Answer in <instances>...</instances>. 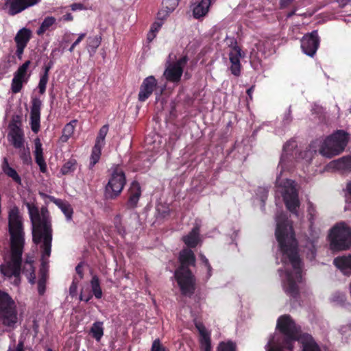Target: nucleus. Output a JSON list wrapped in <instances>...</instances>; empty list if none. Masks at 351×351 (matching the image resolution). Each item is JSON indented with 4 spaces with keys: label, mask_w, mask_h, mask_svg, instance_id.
Wrapping results in <instances>:
<instances>
[{
    "label": "nucleus",
    "mask_w": 351,
    "mask_h": 351,
    "mask_svg": "<svg viewBox=\"0 0 351 351\" xmlns=\"http://www.w3.org/2000/svg\"><path fill=\"white\" fill-rule=\"evenodd\" d=\"M276 220V237L279 243L281 262L285 274L283 288L287 295L295 298L298 293L297 283L302 279V264L298 251V243L292 226L286 215L280 213Z\"/></svg>",
    "instance_id": "nucleus-1"
},
{
    "label": "nucleus",
    "mask_w": 351,
    "mask_h": 351,
    "mask_svg": "<svg viewBox=\"0 0 351 351\" xmlns=\"http://www.w3.org/2000/svg\"><path fill=\"white\" fill-rule=\"evenodd\" d=\"M25 205L32 223L33 241L36 244L41 243L42 267L40 270L41 276L38 282V291L40 295H43L45 291L46 268L49 263V258L51 251L52 228L51 218L47 208L42 207L40 211H39L38 207L33 203L27 202Z\"/></svg>",
    "instance_id": "nucleus-2"
},
{
    "label": "nucleus",
    "mask_w": 351,
    "mask_h": 351,
    "mask_svg": "<svg viewBox=\"0 0 351 351\" xmlns=\"http://www.w3.org/2000/svg\"><path fill=\"white\" fill-rule=\"evenodd\" d=\"M8 231L10 237L11 258L5 265L0 266V271L4 276L14 277V284L19 285L21 282V256L25 243V232L22 217L16 207H14L9 212Z\"/></svg>",
    "instance_id": "nucleus-3"
},
{
    "label": "nucleus",
    "mask_w": 351,
    "mask_h": 351,
    "mask_svg": "<svg viewBox=\"0 0 351 351\" xmlns=\"http://www.w3.org/2000/svg\"><path fill=\"white\" fill-rule=\"evenodd\" d=\"M277 328L286 336L285 346L290 351L293 349L292 342L296 340L302 343L303 351H321L310 335L300 334V328L289 315H284L280 317L277 322Z\"/></svg>",
    "instance_id": "nucleus-4"
},
{
    "label": "nucleus",
    "mask_w": 351,
    "mask_h": 351,
    "mask_svg": "<svg viewBox=\"0 0 351 351\" xmlns=\"http://www.w3.org/2000/svg\"><path fill=\"white\" fill-rule=\"evenodd\" d=\"M180 266L175 272V278L183 295H191L195 291V278L189 269L195 263L193 252L188 248L182 250L180 253Z\"/></svg>",
    "instance_id": "nucleus-5"
},
{
    "label": "nucleus",
    "mask_w": 351,
    "mask_h": 351,
    "mask_svg": "<svg viewBox=\"0 0 351 351\" xmlns=\"http://www.w3.org/2000/svg\"><path fill=\"white\" fill-rule=\"evenodd\" d=\"M19 320L17 307L11 296L0 290V327L3 326L7 331L16 328Z\"/></svg>",
    "instance_id": "nucleus-6"
},
{
    "label": "nucleus",
    "mask_w": 351,
    "mask_h": 351,
    "mask_svg": "<svg viewBox=\"0 0 351 351\" xmlns=\"http://www.w3.org/2000/svg\"><path fill=\"white\" fill-rule=\"evenodd\" d=\"M348 142V134L342 130H339L326 138L319 152L328 158L341 153Z\"/></svg>",
    "instance_id": "nucleus-7"
},
{
    "label": "nucleus",
    "mask_w": 351,
    "mask_h": 351,
    "mask_svg": "<svg viewBox=\"0 0 351 351\" xmlns=\"http://www.w3.org/2000/svg\"><path fill=\"white\" fill-rule=\"evenodd\" d=\"M329 237L333 250H344L351 246V229L343 222L335 225Z\"/></svg>",
    "instance_id": "nucleus-8"
},
{
    "label": "nucleus",
    "mask_w": 351,
    "mask_h": 351,
    "mask_svg": "<svg viewBox=\"0 0 351 351\" xmlns=\"http://www.w3.org/2000/svg\"><path fill=\"white\" fill-rule=\"evenodd\" d=\"M276 184L282 188L281 193L287 209L297 215V208L299 206L300 202L294 182L287 179L282 184L280 183L279 177H277Z\"/></svg>",
    "instance_id": "nucleus-9"
},
{
    "label": "nucleus",
    "mask_w": 351,
    "mask_h": 351,
    "mask_svg": "<svg viewBox=\"0 0 351 351\" xmlns=\"http://www.w3.org/2000/svg\"><path fill=\"white\" fill-rule=\"evenodd\" d=\"M125 184V177L123 171L116 168L106 186L105 197L108 199H115L120 195Z\"/></svg>",
    "instance_id": "nucleus-10"
},
{
    "label": "nucleus",
    "mask_w": 351,
    "mask_h": 351,
    "mask_svg": "<svg viewBox=\"0 0 351 351\" xmlns=\"http://www.w3.org/2000/svg\"><path fill=\"white\" fill-rule=\"evenodd\" d=\"M188 61L186 56H183L178 61L169 63L164 71L163 75L166 80L171 82H178L183 73V68Z\"/></svg>",
    "instance_id": "nucleus-11"
},
{
    "label": "nucleus",
    "mask_w": 351,
    "mask_h": 351,
    "mask_svg": "<svg viewBox=\"0 0 351 351\" xmlns=\"http://www.w3.org/2000/svg\"><path fill=\"white\" fill-rule=\"evenodd\" d=\"M29 64L30 61H26L19 67L18 70L14 73L11 85L12 93H17L20 92L23 87V84L27 82L29 76L27 74V71Z\"/></svg>",
    "instance_id": "nucleus-12"
},
{
    "label": "nucleus",
    "mask_w": 351,
    "mask_h": 351,
    "mask_svg": "<svg viewBox=\"0 0 351 351\" xmlns=\"http://www.w3.org/2000/svg\"><path fill=\"white\" fill-rule=\"evenodd\" d=\"M232 49L229 53V60L231 63L230 71L231 73L235 75L239 76L241 73V62L240 58L244 57V53L241 52V49L237 45L236 40H232L231 43Z\"/></svg>",
    "instance_id": "nucleus-13"
},
{
    "label": "nucleus",
    "mask_w": 351,
    "mask_h": 351,
    "mask_svg": "<svg viewBox=\"0 0 351 351\" xmlns=\"http://www.w3.org/2000/svg\"><path fill=\"white\" fill-rule=\"evenodd\" d=\"M319 38L317 31L306 34L301 40V47L304 53L313 56L319 46Z\"/></svg>",
    "instance_id": "nucleus-14"
},
{
    "label": "nucleus",
    "mask_w": 351,
    "mask_h": 351,
    "mask_svg": "<svg viewBox=\"0 0 351 351\" xmlns=\"http://www.w3.org/2000/svg\"><path fill=\"white\" fill-rule=\"evenodd\" d=\"M40 0H6L5 6L10 15H15L38 3Z\"/></svg>",
    "instance_id": "nucleus-15"
},
{
    "label": "nucleus",
    "mask_w": 351,
    "mask_h": 351,
    "mask_svg": "<svg viewBox=\"0 0 351 351\" xmlns=\"http://www.w3.org/2000/svg\"><path fill=\"white\" fill-rule=\"evenodd\" d=\"M32 37V32L27 28L21 29L16 34L14 41L16 44V54L19 59H21L24 49L27 46Z\"/></svg>",
    "instance_id": "nucleus-16"
},
{
    "label": "nucleus",
    "mask_w": 351,
    "mask_h": 351,
    "mask_svg": "<svg viewBox=\"0 0 351 351\" xmlns=\"http://www.w3.org/2000/svg\"><path fill=\"white\" fill-rule=\"evenodd\" d=\"M158 84L157 80L153 75L146 77L140 87L138 93V100L140 101H145L148 99L156 88Z\"/></svg>",
    "instance_id": "nucleus-17"
},
{
    "label": "nucleus",
    "mask_w": 351,
    "mask_h": 351,
    "mask_svg": "<svg viewBox=\"0 0 351 351\" xmlns=\"http://www.w3.org/2000/svg\"><path fill=\"white\" fill-rule=\"evenodd\" d=\"M32 107L30 112L31 129L34 133H37L40 130V118L41 101L38 98H34L32 101Z\"/></svg>",
    "instance_id": "nucleus-18"
},
{
    "label": "nucleus",
    "mask_w": 351,
    "mask_h": 351,
    "mask_svg": "<svg viewBox=\"0 0 351 351\" xmlns=\"http://www.w3.org/2000/svg\"><path fill=\"white\" fill-rule=\"evenodd\" d=\"M213 0H193V14L195 19H199L207 14Z\"/></svg>",
    "instance_id": "nucleus-19"
},
{
    "label": "nucleus",
    "mask_w": 351,
    "mask_h": 351,
    "mask_svg": "<svg viewBox=\"0 0 351 351\" xmlns=\"http://www.w3.org/2000/svg\"><path fill=\"white\" fill-rule=\"evenodd\" d=\"M141 195L140 185L136 182H133L129 189V197L127 202V206L129 208L136 207L139 198Z\"/></svg>",
    "instance_id": "nucleus-20"
},
{
    "label": "nucleus",
    "mask_w": 351,
    "mask_h": 351,
    "mask_svg": "<svg viewBox=\"0 0 351 351\" xmlns=\"http://www.w3.org/2000/svg\"><path fill=\"white\" fill-rule=\"evenodd\" d=\"M10 141L15 148H22L24 146L23 134L17 126L11 129L8 134Z\"/></svg>",
    "instance_id": "nucleus-21"
},
{
    "label": "nucleus",
    "mask_w": 351,
    "mask_h": 351,
    "mask_svg": "<svg viewBox=\"0 0 351 351\" xmlns=\"http://www.w3.org/2000/svg\"><path fill=\"white\" fill-rule=\"evenodd\" d=\"M333 263L344 274H351V255L337 257L334 259Z\"/></svg>",
    "instance_id": "nucleus-22"
},
{
    "label": "nucleus",
    "mask_w": 351,
    "mask_h": 351,
    "mask_svg": "<svg viewBox=\"0 0 351 351\" xmlns=\"http://www.w3.org/2000/svg\"><path fill=\"white\" fill-rule=\"evenodd\" d=\"M35 160L40 167L41 172L44 173L47 170V165L43 158L42 144L39 138L35 140Z\"/></svg>",
    "instance_id": "nucleus-23"
},
{
    "label": "nucleus",
    "mask_w": 351,
    "mask_h": 351,
    "mask_svg": "<svg viewBox=\"0 0 351 351\" xmlns=\"http://www.w3.org/2000/svg\"><path fill=\"white\" fill-rule=\"evenodd\" d=\"M182 240L189 247H195L199 241V227L195 226L187 235L182 237Z\"/></svg>",
    "instance_id": "nucleus-24"
},
{
    "label": "nucleus",
    "mask_w": 351,
    "mask_h": 351,
    "mask_svg": "<svg viewBox=\"0 0 351 351\" xmlns=\"http://www.w3.org/2000/svg\"><path fill=\"white\" fill-rule=\"evenodd\" d=\"M330 165L343 172L351 171V156H344L333 160Z\"/></svg>",
    "instance_id": "nucleus-25"
},
{
    "label": "nucleus",
    "mask_w": 351,
    "mask_h": 351,
    "mask_svg": "<svg viewBox=\"0 0 351 351\" xmlns=\"http://www.w3.org/2000/svg\"><path fill=\"white\" fill-rule=\"evenodd\" d=\"M297 147L296 142L295 141H289L286 143L283 147V153L281 156L280 160L278 167H281V171L285 168V163L287 159L288 155L291 154L293 149Z\"/></svg>",
    "instance_id": "nucleus-26"
},
{
    "label": "nucleus",
    "mask_w": 351,
    "mask_h": 351,
    "mask_svg": "<svg viewBox=\"0 0 351 351\" xmlns=\"http://www.w3.org/2000/svg\"><path fill=\"white\" fill-rule=\"evenodd\" d=\"M33 262L32 258H27L22 269V272L26 276L29 282L31 284H34L36 280L35 269L33 265Z\"/></svg>",
    "instance_id": "nucleus-27"
},
{
    "label": "nucleus",
    "mask_w": 351,
    "mask_h": 351,
    "mask_svg": "<svg viewBox=\"0 0 351 351\" xmlns=\"http://www.w3.org/2000/svg\"><path fill=\"white\" fill-rule=\"evenodd\" d=\"M101 37L100 36H89L87 38L86 49L90 57L93 56L101 44Z\"/></svg>",
    "instance_id": "nucleus-28"
},
{
    "label": "nucleus",
    "mask_w": 351,
    "mask_h": 351,
    "mask_svg": "<svg viewBox=\"0 0 351 351\" xmlns=\"http://www.w3.org/2000/svg\"><path fill=\"white\" fill-rule=\"evenodd\" d=\"M2 169L3 172L10 178H12V180L16 183L21 184V179L18 173L15 169L10 167L8 160L6 158H4L3 162L2 165Z\"/></svg>",
    "instance_id": "nucleus-29"
},
{
    "label": "nucleus",
    "mask_w": 351,
    "mask_h": 351,
    "mask_svg": "<svg viewBox=\"0 0 351 351\" xmlns=\"http://www.w3.org/2000/svg\"><path fill=\"white\" fill-rule=\"evenodd\" d=\"M90 333L96 341H99L104 335L103 322H95L90 328Z\"/></svg>",
    "instance_id": "nucleus-30"
},
{
    "label": "nucleus",
    "mask_w": 351,
    "mask_h": 351,
    "mask_svg": "<svg viewBox=\"0 0 351 351\" xmlns=\"http://www.w3.org/2000/svg\"><path fill=\"white\" fill-rule=\"evenodd\" d=\"M56 19L53 16H47L46 17L43 23H41L40 27L38 29L36 33L38 35H43L46 31L49 30L50 27L55 24Z\"/></svg>",
    "instance_id": "nucleus-31"
},
{
    "label": "nucleus",
    "mask_w": 351,
    "mask_h": 351,
    "mask_svg": "<svg viewBox=\"0 0 351 351\" xmlns=\"http://www.w3.org/2000/svg\"><path fill=\"white\" fill-rule=\"evenodd\" d=\"M54 202L61 209V210L65 215L66 219L70 220L73 215V209L70 204L61 199H56Z\"/></svg>",
    "instance_id": "nucleus-32"
},
{
    "label": "nucleus",
    "mask_w": 351,
    "mask_h": 351,
    "mask_svg": "<svg viewBox=\"0 0 351 351\" xmlns=\"http://www.w3.org/2000/svg\"><path fill=\"white\" fill-rule=\"evenodd\" d=\"M92 291L96 298L99 299L102 296V291L100 287L99 280L97 276H93L90 281Z\"/></svg>",
    "instance_id": "nucleus-33"
},
{
    "label": "nucleus",
    "mask_w": 351,
    "mask_h": 351,
    "mask_svg": "<svg viewBox=\"0 0 351 351\" xmlns=\"http://www.w3.org/2000/svg\"><path fill=\"white\" fill-rule=\"evenodd\" d=\"M104 145L95 143L93 148L90 156V165L94 166L99 160L101 156V147Z\"/></svg>",
    "instance_id": "nucleus-34"
},
{
    "label": "nucleus",
    "mask_w": 351,
    "mask_h": 351,
    "mask_svg": "<svg viewBox=\"0 0 351 351\" xmlns=\"http://www.w3.org/2000/svg\"><path fill=\"white\" fill-rule=\"evenodd\" d=\"M76 160L74 159H71L68 160L62 167L60 170L61 173L63 175H66L74 171L76 169Z\"/></svg>",
    "instance_id": "nucleus-35"
},
{
    "label": "nucleus",
    "mask_w": 351,
    "mask_h": 351,
    "mask_svg": "<svg viewBox=\"0 0 351 351\" xmlns=\"http://www.w3.org/2000/svg\"><path fill=\"white\" fill-rule=\"evenodd\" d=\"M19 149L20 158L23 160L25 164H30L32 162V158L30 155L29 149L28 147L25 148L24 146L22 148Z\"/></svg>",
    "instance_id": "nucleus-36"
},
{
    "label": "nucleus",
    "mask_w": 351,
    "mask_h": 351,
    "mask_svg": "<svg viewBox=\"0 0 351 351\" xmlns=\"http://www.w3.org/2000/svg\"><path fill=\"white\" fill-rule=\"evenodd\" d=\"M74 132V125L73 123H67L63 129V134L62 139L63 141H66L72 135Z\"/></svg>",
    "instance_id": "nucleus-37"
},
{
    "label": "nucleus",
    "mask_w": 351,
    "mask_h": 351,
    "mask_svg": "<svg viewBox=\"0 0 351 351\" xmlns=\"http://www.w3.org/2000/svg\"><path fill=\"white\" fill-rule=\"evenodd\" d=\"M108 131V126L107 125H103L99 131L98 136L96 139V143L101 145H104L105 137Z\"/></svg>",
    "instance_id": "nucleus-38"
},
{
    "label": "nucleus",
    "mask_w": 351,
    "mask_h": 351,
    "mask_svg": "<svg viewBox=\"0 0 351 351\" xmlns=\"http://www.w3.org/2000/svg\"><path fill=\"white\" fill-rule=\"evenodd\" d=\"M236 346L234 343L229 341L227 343L221 342L219 344L217 351H235Z\"/></svg>",
    "instance_id": "nucleus-39"
},
{
    "label": "nucleus",
    "mask_w": 351,
    "mask_h": 351,
    "mask_svg": "<svg viewBox=\"0 0 351 351\" xmlns=\"http://www.w3.org/2000/svg\"><path fill=\"white\" fill-rule=\"evenodd\" d=\"M201 348L203 351H211V343L210 336H205L199 339Z\"/></svg>",
    "instance_id": "nucleus-40"
},
{
    "label": "nucleus",
    "mask_w": 351,
    "mask_h": 351,
    "mask_svg": "<svg viewBox=\"0 0 351 351\" xmlns=\"http://www.w3.org/2000/svg\"><path fill=\"white\" fill-rule=\"evenodd\" d=\"M178 5V0H167L164 3V8L167 12L171 13Z\"/></svg>",
    "instance_id": "nucleus-41"
},
{
    "label": "nucleus",
    "mask_w": 351,
    "mask_h": 351,
    "mask_svg": "<svg viewBox=\"0 0 351 351\" xmlns=\"http://www.w3.org/2000/svg\"><path fill=\"white\" fill-rule=\"evenodd\" d=\"M150 351H169V350L161 343L159 339H156L152 343Z\"/></svg>",
    "instance_id": "nucleus-42"
},
{
    "label": "nucleus",
    "mask_w": 351,
    "mask_h": 351,
    "mask_svg": "<svg viewBox=\"0 0 351 351\" xmlns=\"http://www.w3.org/2000/svg\"><path fill=\"white\" fill-rule=\"evenodd\" d=\"M49 80V77L47 74H43L39 81L38 88L40 94H43L46 90V86Z\"/></svg>",
    "instance_id": "nucleus-43"
},
{
    "label": "nucleus",
    "mask_w": 351,
    "mask_h": 351,
    "mask_svg": "<svg viewBox=\"0 0 351 351\" xmlns=\"http://www.w3.org/2000/svg\"><path fill=\"white\" fill-rule=\"evenodd\" d=\"M266 351H283L282 348L274 346V337L270 339L266 345Z\"/></svg>",
    "instance_id": "nucleus-44"
},
{
    "label": "nucleus",
    "mask_w": 351,
    "mask_h": 351,
    "mask_svg": "<svg viewBox=\"0 0 351 351\" xmlns=\"http://www.w3.org/2000/svg\"><path fill=\"white\" fill-rule=\"evenodd\" d=\"M78 282V278L77 277H75L73 278L72 284L69 287V293L71 296H75L76 295Z\"/></svg>",
    "instance_id": "nucleus-45"
},
{
    "label": "nucleus",
    "mask_w": 351,
    "mask_h": 351,
    "mask_svg": "<svg viewBox=\"0 0 351 351\" xmlns=\"http://www.w3.org/2000/svg\"><path fill=\"white\" fill-rule=\"evenodd\" d=\"M196 328H197L200 337H203L205 336H210L209 333L207 332L204 326L200 323L196 324Z\"/></svg>",
    "instance_id": "nucleus-46"
},
{
    "label": "nucleus",
    "mask_w": 351,
    "mask_h": 351,
    "mask_svg": "<svg viewBox=\"0 0 351 351\" xmlns=\"http://www.w3.org/2000/svg\"><path fill=\"white\" fill-rule=\"evenodd\" d=\"M169 12H167V10H166L164 8L161 9L157 14V17L158 20L163 21L167 18V16L169 15Z\"/></svg>",
    "instance_id": "nucleus-47"
},
{
    "label": "nucleus",
    "mask_w": 351,
    "mask_h": 351,
    "mask_svg": "<svg viewBox=\"0 0 351 351\" xmlns=\"http://www.w3.org/2000/svg\"><path fill=\"white\" fill-rule=\"evenodd\" d=\"M162 22L160 21V22H155L152 27H151V31L153 32V33H156V32L158 31V29L160 28V27L162 26Z\"/></svg>",
    "instance_id": "nucleus-48"
},
{
    "label": "nucleus",
    "mask_w": 351,
    "mask_h": 351,
    "mask_svg": "<svg viewBox=\"0 0 351 351\" xmlns=\"http://www.w3.org/2000/svg\"><path fill=\"white\" fill-rule=\"evenodd\" d=\"M8 351H24V343L20 341L15 349L9 348Z\"/></svg>",
    "instance_id": "nucleus-49"
},
{
    "label": "nucleus",
    "mask_w": 351,
    "mask_h": 351,
    "mask_svg": "<svg viewBox=\"0 0 351 351\" xmlns=\"http://www.w3.org/2000/svg\"><path fill=\"white\" fill-rule=\"evenodd\" d=\"M75 271L79 276V281L83 278V270L82 263L78 264L75 267Z\"/></svg>",
    "instance_id": "nucleus-50"
},
{
    "label": "nucleus",
    "mask_w": 351,
    "mask_h": 351,
    "mask_svg": "<svg viewBox=\"0 0 351 351\" xmlns=\"http://www.w3.org/2000/svg\"><path fill=\"white\" fill-rule=\"evenodd\" d=\"M333 300L340 303H343L346 300V296L344 294L339 293L337 295H334Z\"/></svg>",
    "instance_id": "nucleus-51"
},
{
    "label": "nucleus",
    "mask_w": 351,
    "mask_h": 351,
    "mask_svg": "<svg viewBox=\"0 0 351 351\" xmlns=\"http://www.w3.org/2000/svg\"><path fill=\"white\" fill-rule=\"evenodd\" d=\"M71 7L73 11L84 9V5L80 3H73Z\"/></svg>",
    "instance_id": "nucleus-52"
},
{
    "label": "nucleus",
    "mask_w": 351,
    "mask_h": 351,
    "mask_svg": "<svg viewBox=\"0 0 351 351\" xmlns=\"http://www.w3.org/2000/svg\"><path fill=\"white\" fill-rule=\"evenodd\" d=\"M293 0H280V5L282 8H285L287 6H289Z\"/></svg>",
    "instance_id": "nucleus-53"
},
{
    "label": "nucleus",
    "mask_w": 351,
    "mask_h": 351,
    "mask_svg": "<svg viewBox=\"0 0 351 351\" xmlns=\"http://www.w3.org/2000/svg\"><path fill=\"white\" fill-rule=\"evenodd\" d=\"M86 36L85 33L80 34L77 40L73 43L74 45L77 46Z\"/></svg>",
    "instance_id": "nucleus-54"
},
{
    "label": "nucleus",
    "mask_w": 351,
    "mask_h": 351,
    "mask_svg": "<svg viewBox=\"0 0 351 351\" xmlns=\"http://www.w3.org/2000/svg\"><path fill=\"white\" fill-rule=\"evenodd\" d=\"M308 212L309 215L311 216V217L314 215L315 210L313 205L311 203H310L308 205Z\"/></svg>",
    "instance_id": "nucleus-55"
},
{
    "label": "nucleus",
    "mask_w": 351,
    "mask_h": 351,
    "mask_svg": "<svg viewBox=\"0 0 351 351\" xmlns=\"http://www.w3.org/2000/svg\"><path fill=\"white\" fill-rule=\"evenodd\" d=\"M254 91V86H251L250 88L247 90V94L250 98V99H252V93Z\"/></svg>",
    "instance_id": "nucleus-56"
},
{
    "label": "nucleus",
    "mask_w": 351,
    "mask_h": 351,
    "mask_svg": "<svg viewBox=\"0 0 351 351\" xmlns=\"http://www.w3.org/2000/svg\"><path fill=\"white\" fill-rule=\"evenodd\" d=\"M156 37V34L153 33L151 30L147 34V40L150 42Z\"/></svg>",
    "instance_id": "nucleus-57"
},
{
    "label": "nucleus",
    "mask_w": 351,
    "mask_h": 351,
    "mask_svg": "<svg viewBox=\"0 0 351 351\" xmlns=\"http://www.w3.org/2000/svg\"><path fill=\"white\" fill-rule=\"evenodd\" d=\"M201 258H202V261L204 262V263L208 267V270H210V265L208 263V259L204 256H202Z\"/></svg>",
    "instance_id": "nucleus-58"
},
{
    "label": "nucleus",
    "mask_w": 351,
    "mask_h": 351,
    "mask_svg": "<svg viewBox=\"0 0 351 351\" xmlns=\"http://www.w3.org/2000/svg\"><path fill=\"white\" fill-rule=\"evenodd\" d=\"M52 66V63H49V65L46 66L45 67V72L43 74H47V76L49 77V71L50 70V69L51 68Z\"/></svg>",
    "instance_id": "nucleus-59"
},
{
    "label": "nucleus",
    "mask_w": 351,
    "mask_h": 351,
    "mask_svg": "<svg viewBox=\"0 0 351 351\" xmlns=\"http://www.w3.org/2000/svg\"><path fill=\"white\" fill-rule=\"evenodd\" d=\"M90 298H91L90 295H89L88 297H84V295L82 294H81L80 297V300H84V301H85L86 302H88Z\"/></svg>",
    "instance_id": "nucleus-60"
},
{
    "label": "nucleus",
    "mask_w": 351,
    "mask_h": 351,
    "mask_svg": "<svg viewBox=\"0 0 351 351\" xmlns=\"http://www.w3.org/2000/svg\"><path fill=\"white\" fill-rule=\"evenodd\" d=\"M64 19L66 21H72L73 16L71 14H66L64 16Z\"/></svg>",
    "instance_id": "nucleus-61"
},
{
    "label": "nucleus",
    "mask_w": 351,
    "mask_h": 351,
    "mask_svg": "<svg viewBox=\"0 0 351 351\" xmlns=\"http://www.w3.org/2000/svg\"><path fill=\"white\" fill-rule=\"evenodd\" d=\"M75 47H76V46H75V45H74V44L73 43V44H72V45L71 46V47L69 49V51L70 52H73Z\"/></svg>",
    "instance_id": "nucleus-62"
},
{
    "label": "nucleus",
    "mask_w": 351,
    "mask_h": 351,
    "mask_svg": "<svg viewBox=\"0 0 351 351\" xmlns=\"http://www.w3.org/2000/svg\"><path fill=\"white\" fill-rule=\"evenodd\" d=\"M347 189L349 191V193L351 195V182L348 184Z\"/></svg>",
    "instance_id": "nucleus-63"
},
{
    "label": "nucleus",
    "mask_w": 351,
    "mask_h": 351,
    "mask_svg": "<svg viewBox=\"0 0 351 351\" xmlns=\"http://www.w3.org/2000/svg\"><path fill=\"white\" fill-rule=\"evenodd\" d=\"M294 14H295V11H293V12H289V13L287 14V17H291V16H292Z\"/></svg>",
    "instance_id": "nucleus-64"
}]
</instances>
